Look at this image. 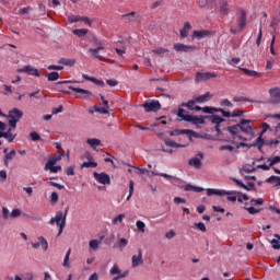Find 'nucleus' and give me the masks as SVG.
Segmentation results:
<instances>
[{"mask_svg": "<svg viewBox=\"0 0 280 280\" xmlns=\"http://www.w3.org/2000/svg\"><path fill=\"white\" fill-rule=\"evenodd\" d=\"M68 213L69 208H66L65 213H62V211H57L55 218H51L49 220V224H57V226H59L57 237H60L62 235V232L65 231V226L67 225Z\"/></svg>", "mask_w": 280, "mask_h": 280, "instance_id": "obj_1", "label": "nucleus"}, {"mask_svg": "<svg viewBox=\"0 0 280 280\" xmlns=\"http://www.w3.org/2000/svg\"><path fill=\"white\" fill-rule=\"evenodd\" d=\"M177 117H179V119H182L183 121H188L195 125L205 124V118L198 117V116H191L189 115V113H187V110L183 108L178 109Z\"/></svg>", "mask_w": 280, "mask_h": 280, "instance_id": "obj_2", "label": "nucleus"}, {"mask_svg": "<svg viewBox=\"0 0 280 280\" xmlns=\"http://www.w3.org/2000/svg\"><path fill=\"white\" fill-rule=\"evenodd\" d=\"M246 21H247L246 12L243 9H240L238 18L236 20L238 28L231 27L230 28L231 34H237L240 32H244V27H246Z\"/></svg>", "mask_w": 280, "mask_h": 280, "instance_id": "obj_3", "label": "nucleus"}, {"mask_svg": "<svg viewBox=\"0 0 280 280\" xmlns=\"http://www.w3.org/2000/svg\"><path fill=\"white\" fill-rule=\"evenodd\" d=\"M10 128H16V124L23 117V112L19 108H13L8 114Z\"/></svg>", "mask_w": 280, "mask_h": 280, "instance_id": "obj_4", "label": "nucleus"}, {"mask_svg": "<svg viewBox=\"0 0 280 280\" xmlns=\"http://www.w3.org/2000/svg\"><path fill=\"white\" fill-rule=\"evenodd\" d=\"M145 113H159L161 110V102L156 100L147 101L143 104Z\"/></svg>", "mask_w": 280, "mask_h": 280, "instance_id": "obj_5", "label": "nucleus"}, {"mask_svg": "<svg viewBox=\"0 0 280 280\" xmlns=\"http://www.w3.org/2000/svg\"><path fill=\"white\" fill-rule=\"evenodd\" d=\"M213 78H218V73L215 72H197L195 77L196 84L199 82H207V80H211Z\"/></svg>", "mask_w": 280, "mask_h": 280, "instance_id": "obj_6", "label": "nucleus"}, {"mask_svg": "<svg viewBox=\"0 0 280 280\" xmlns=\"http://www.w3.org/2000/svg\"><path fill=\"white\" fill-rule=\"evenodd\" d=\"M109 275H112L114 277L112 280H119V279H126V277H128L129 272L128 271L121 272V270L119 269V266L114 265L109 270Z\"/></svg>", "mask_w": 280, "mask_h": 280, "instance_id": "obj_7", "label": "nucleus"}, {"mask_svg": "<svg viewBox=\"0 0 280 280\" xmlns=\"http://www.w3.org/2000/svg\"><path fill=\"white\" fill-rule=\"evenodd\" d=\"M261 137L264 136L260 133L253 144H248L246 142H240L237 144V148H258V150H261V148H264V139Z\"/></svg>", "mask_w": 280, "mask_h": 280, "instance_id": "obj_8", "label": "nucleus"}, {"mask_svg": "<svg viewBox=\"0 0 280 280\" xmlns=\"http://www.w3.org/2000/svg\"><path fill=\"white\" fill-rule=\"evenodd\" d=\"M93 176L101 185H110V176L108 174L94 172Z\"/></svg>", "mask_w": 280, "mask_h": 280, "instance_id": "obj_9", "label": "nucleus"}, {"mask_svg": "<svg viewBox=\"0 0 280 280\" xmlns=\"http://www.w3.org/2000/svg\"><path fill=\"white\" fill-rule=\"evenodd\" d=\"M18 73H27V75H34L35 78H40V72L38 69L32 66H25L24 68L18 69Z\"/></svg>", "mask_w": 280, "mask_h": 280, "instance_id": "obj_10", "label": "nucleus"}, {"mask_svg": "<svg viewBox=\"0 0 280 280\" xmlns=\"http://www.w3.org/2000/svg\"><path fill=\"white\" fill-rule=\"evenodd\" d=\"M202 159H205V154L199 152L196 158L188 161V165L195 167L196 170H200V167H202Z\"/></svg>", "mask_w": 280, "mask_h": 280, "instance_id": "obj_11", "label": "nucleus"}, {"mask_svg": "<svg viewBox=\"0 0 280 280\" xmlns=\"http://www.w3.org/2000/svg\"><path fill=\"white\" fill-rule=\"evenodd\" d=\"M121 19H122V21H125V23H137V21H139V19H141V14L132 11L127 14H122Z\"/></svg>", "mask_w": 280, "mask_h": 280, "instance_id": "obj_12", "label": "nucleus"}, {"mask_svg": "<svg viewBox=\"0 0 280 280\" xmlns=\"http://www.w3.org/2000/svg\"><path fill=\"white\" fill-rule=\"evenodd\" d=\"M235 191L220 190L215 188H208L207 196H233Z\"/></svg>", "mask_w": 280, "mask_h": 280, "instance_id": "obj_13", "label": "nucleus"}, {"mask_svg": "<svg viewBox=\"0 0 280 280\" xmlns=\"http://www.w3.org/2000/svg\"><path fill=\"white\" fill-rule=\"evenodd\" d=\"M132 268H139V266H143V253L141 249H138V255H133L131 258Z\"/></svg>", "mask_w": 280, "mask_h": 280, "instance_id": "obj_14", "label": "nucleus"}, {"mask_svg": "<svg viewBox=\"0 0 280 280\" xmlns=\"http://www.w3.org/2000/svg\"><path fill=\"white\" fill-rule=\"evenodd\" d=\"M233 183H235L236 187H242V189H245L246 191H253L255 189V183L248 182L247 185H245L242 180L237 178H232Z\"/></svg>", "mask_w": 280, "mask_h": 280, "instance_id": "obj_15", "label": "nucleus"}, {"mask_svg": "<svg viewBox=\"0 0 280 280\" xmlns=\"http://www.w3.org/2000/svg\"><path fill=\"white\" fill-rule=\"evenodd\" d=\"M238 126L241 128V132H245L247 135L253 132V126H250V120L248 119H242Z\"/></svg>", "mask_w": 280, "mask_h": 280, "instance_id": "obj_16", "label": "nucleus"}, {"mask_svg": "<svg viewBox=\"0 0 280 280\" xmlns=\"http://www.w3.org/2000/svg\"><path fill=\"white\" fill-rule=\"evenodd\" d=\"M173 48L175 49V51H184V54H189V51H194L196 49V46H188L185 44L177 43L174 44Z\"/></svg>", "mask_w": 280, "mask_h": 280, "instance_id": "obj_17", "label": "nucleus"}, {"mask_svg": "<svg viewBox=\"0 0 280 280\" xmlns=\"http://www.w3.org/2000/svg\"><path fill=\"white\" fill-rule=\"evenodd\" d=\"M275 174H280V170L277 168V167H272ZM266 183H269V184H275L276 187H280V177L279 176H275V175H271L270 177H268L266 179Z\"/></svg>", "mask_w": 280, "mask_h": 280, "instance_id": "obj_18", "label": "nucleus"}, {"mask_svg": "<svg viewBox=\"0 0 280 280\" xmlns=\"http://www.w3.org/2000/svg\"><path fill=\"white\" fill-rule=\"evenodd\" d=\"M100 97L103 102L104 107H95L96 113H101L102 115H107L108 113V101L104 98V95L100 94Z\"/></svg>", "mask_w": 280, "mask_h": 280, "instance_id": "obj_19", "label": "nucleus"}, {"mask_svg": "<svg viewBox=\"0 0 280 280\" xmlns=\"http://www.w3.org/2000/svg\"><path fill=\"white\" fill-rule=\"evenodd\" d=\"M269 94H270L271 100L276 104H280V89L279 88L269 90Z\"/></svg>", "mask_w": 280, "mask_h": 280, "instance_id": "obj_20", "label": "nucleus"}, {"mask_svg": "<svg viewBox=\"0 0 280 280\" xmlns=\"http://www.w3.org/2000/svg\"><path fill=\"white\" fill-rule=\"evenodd\" d=\"M189 32H191V24L189 22H185L184 27L179 31L182 38H187V36H189Z\"/></svg>", "mask_w": 280, "mask_h": 280, "instance_id": "obj_21", "label": "nucleus"}, {"mask_svg": "<svg viewBox=\"0 0 280 280\" xmlns=\"http://www.w3.org/2000/svg\"><path fill=\"white\" fill-rule=\"evenodd\" d=\"M211 124L215 125V130L217 132H220V124H222V121H224V118L218 116V115H212L210 118Z\"/></svg>", "mask_w": 280, "mask_h": 280, "instance_id": "obj_22", "label": "nucleus"}, {"mask_svg": "<svg viewBox=\"0 0 280 280\" xmlns=\"http://www.w3.org/2000/svg\"><path fill=\"white\" fill-rule=\"evenodd\" d=\"M69 91H74V93H82V95H86V97H91L93 93L89 90L80 89V88H74L73 85L68 86Z\"/></svg>", "mask_w": 280, "mask_h": 280, "instance_id": "obj_23", "label": "nucleus"}, {"mask_svg": "<svg viewBox=\"0 0 280 280\" xmlns=\"http://www.w3.org/2000/svg\"><path fill=\"white\" fill-rule=\"evenodd\" d=\"M240 70L243 71V73H245V75H248L249 78H261V73L255 70H249L247 68H240Z\"/></svg>", "mask_w": 280, "mask_h": 280, "instance_id": "obj_24", "label": "nucleus"}, {"mask_svg": "<svg viewBox=\"0 0 280 280\" xmlns=\"http://www.w3.org/2000/svg\"><path fill=\"white\" fill-rule=\"evenodd\" d=\"M191 132H194L192 130L189 129H175L173 131H170V136L171 137H178L180 135H191Z\"/></svg>", "mask_w": 280, "mask_h": 280, "instance_id": "obj_25", "label": "nucleus"}, {"mask_svg": "<svg viewBox=\"0 0 280 280\" xmlns=\"http://www.w3.org/2000/svg\"><path fill=\"white\" fill-rule=\"evenodd\" d=\"M92 43H94V45L96 46V49L104 50L106 48V42L97 39L95 35H92Z\"/></svg>", "mask_w": 280, "mask_h": 280, "instance_id": "obj_26", "label": "nucleus"}, {"mask_svg": "<svg viewBox=\"0 0 280 280\" xmlns=\"http://www.w3.org/2000/svg\"><path fill=\"white\" fill-rule=\"evenodd\" d=\"M12 130H14V128L10 127L7 132L2 133L3 139H8L9 143H12V141L16 139V135H12Z\"/></svg>", "mask_w": 280, "mask_h": 280, "instance_id": "obj_27", "label": "nucleus"}, {"mask_svg": "<svg viewBox=\"0 0 280 280\" xmlns=\"http://www.w3.org/2000/svg\"><path fill=\"white\" fill-rule=\"evenodd\" d=\"M209 97H211V93H210V92H207V93H205V94H202V95H200V96H197V97L195 98V102H196L197 104H205V102H209Z\"/></svg>", "mask_w": 280, "mask_h": 280, "instance_id": "obj_28", "label": "nucleus"}, {"mask_svg": "<svg viewBox=\"0 0 280 280\" xmlns=\"http://www.w3.org/2000/svg\"><path fill=\"white\" fill-rule=\"evenodd\" d=\"M86 144L90 145L93 150H95L97 145H102V140L97 138H90L86 140Z\"/></svg>", "mask_w": 280, "mask_h": 280, "instance_id": "obj_29", "label": "nucleus"}, {"mask_svg": "<svg viewBox=\"0 0 280 280\" xmlns=\"http://www.w3.org/2000/svg\"><path fill=\"white\" fill-rule=\"evenodd\" d=\"M100 51H103L100 48H90L89 49V54H91V56H93L94 58H97L98 60H106V58H104L103 56L100 55Z\"/></svg>", "mask_w": 280, "mask_h": 280, "instance_id": "obj_30", "label": "nucleus"}, {"mask_svg": "<svg viewBox=\"0 0 280 280\" xmlns=\"http://www.w3.org/2000/svg\"><path fill=\"white\" fill-rule=\"evenodd\" d=\"M228 132L232 133L234 137L238 136L240 132L242 131L240 124L230 126L226 128Z\"/></svg>", "mask_w": 280, "mask_h": 280, "instance_id": "obj_31", "label": "nucleus"}, {"mask_svg": "<svg viewBox=\"0 0 280 280\" xmlns=\"http://www.w3.org/2000/svg\"><path fill=\"white\" fill-rule=\"evenodd\" d=\"M74 36H78V38H82L89 34V28H75L72 31Z\"/></svg>", "mask_w": 280, "mask_h": 280, "instance_id": "obj_32", "label": "nucleus"}, {"mask_svg": "<svg viewBox=\"0 0 280 280\" xmlns=\"http://www.w3.org/2000/svg\"><path fill=\"white\" fill-rule=\"evenodd\" d=\"M273 237L275 238L271 241V247L275 250H280V235L279 234H275Z\"/></svg>", "mask_w": 280, "mask_h": 280, "instance_id": "obj_33", "label": "nucleus"}, {"mask_svg": "<svg viewBox=\"0 0 280 280\" xmlns=\"http://www.w3.org/2000/svg\"><path fill=\"white\" fill-rule=\"evenodd\" d=\"M14 156H16V151L12 150L11 152L7 153L4 155V166L8 167L9 162L8 161H12V159H14Z\"/></svg>", "mask_w": 280, "mask_h": 280, "instance_id": "obj_34", "label": "nucleus"}, {"mask_svg": "<svg viewBox=\"0 0 280 280\" xmlns=\"http://www.w3.org/2000/svg\"><path fill=\"white\" fill-rule=\"evenodd\" d=\"M209 35V31H194L192 36L195 38H198V40H200V38H205V36Z\"/></svg>", "mask_w": 280, "mask_h": 280, "instance_id": "obj_35", "label": "nucleus"}, {"mask_svg": "<svg viewBox=\"0 0 280 280\" xmlns=\"http://www.w3.org/2000/svg\"><path fill=\"white\" fill-rule=\"evenodd\" d=\"M38 244L42 246L43 250H47L49 248V243H47V240L43 236H39L38 238Z\"/></svg>", "mask_w": 280, "mask_h": 280, "instance_id": "obj_36", "label": "nucleus"}, {"mask_svg": "<svg viewBox=\"0 0 280 280\" xmlns=\"http://www.w3.org/2000/svg\"><path fill=\"white\" fill-rule=\"evenodd\" d=\"M45 170H49L52 174H58V172H60V170H62V166L60 165H47L45 164Z\"/></svg>", "mask_w": 280, "mask_h": 280, "instance_id": "obj_37", "label": "nucleus"}, {"mask_svg": "<svg viewBox=\"0 0 280 280\" xmlns=\"http://www.w3.org/2000/svg\"><path fill=\"white\" fill-rule=\"evenodd\" d=\"M58 161H62V155H55L52 158H49L48 162L46 163V165H56V163H58Z\"/></svg>", "mask_w": 280, "mask_h": 280, "instance_id": "obj_38", "label": "nucleus"}, {"mask_svg": "<svg viewBox=\"0 0 280 280\" xmlns=\"http://www.w3.org/2000/svg\"><path fill=\"white\" fill-rule=\"evenodd\" d=\"M46 78H47L48 82H56V80H58V78H60V74L58 72H50V73L46 74Z\"/></svg>", "mask_w": 280, "mask_h": 280, "instance_id": "obj_39", "label": "nucleus"}, {"mask_svg": "<svg viewBox=\"0 0 280 280\" xmlns=\"http://www.w3.org/2000/svg\"><path fill=\"white\" fill-rule=\"evenodd\" d=\"M165 145H168V148H185V145L179 144L174 140H170V139L165 140Z\"/></svg>", "mask_w": 280, "mask_h": 280, "instance_id": "obj_40", "label": "nucleus"}, {"mask_svg": "<svg viewBox=\"0 0 280 280\" xmlns=\"http://www.w3.org/2000/svg\"><path fill=\"white\" fill-rule=\"evenodd\" d=\"M220 106L223 108H233V103L229 98H224L220 101Z\"/></svg>", "mask_w": 280, "mask_h": 280, "instance_id": "obj_41", "label": "nucleus"}, {"mask_svg": "<svg viewBox=\"0 0 280 280\" xmlns=\"http://www.w3.org/2000/svg\"><path fill=\"white\" fill-rule=\"evenodd\" d=\"M84 167L95 168V167H97V163L94 161L83 162L81 164V170H84Z\"/></svg>", "mask_w": 280, "mask_h": 280, "instance_id": "obj_42", "label": "nucleus"}, {"mask_svg": "<svg viewBox=\"0 0 280 280\" xmlns=\"http://www.w3.org/2000/svg\"><path fill=\"white\" fill-rule=\"evenodd\" d=\"M219 12L224 15L229 14V4L226 2H223L219 8Z\"/></svg>", "mask_w": 280, "mask_h": 280, "instance_id": "obj_43", "label": "nucleus"}, {"mask_svg": "<svg viewBox=\"0 0 280 280\" xmlns=\"http://www.w3.org/2000/svg\"><path fill=\"white\" fill-rule=\"evenodd\" d=\"M89 246H90L91 250H97V248H100V241L92 240V241H90Z\"/></svg>", "mask_w": 280, "mask_h": 280, "instance_id": "obj_44", "label": "nucleus"}, {"mask_svg": "<svg viewBox=\"0 0 280 280\" xmlns=\"http://www.w3.org/2000/svg\"><path fill=\"white\" fill-rule=\"evenodd\" d=\"M233 102H250V103H253L255 101L252 98H248L246 96H234Z\"/></svg>", "mask_w": 280, "mask_h": 280, "instance_id": "obj_45", "label": "nucleus"}, {"mask_svg": "<svg viewBox=\"0 0 280 280\" xmlns=\"http://www.w3.org/2000/svg\"><path fill=\"white\" fill-rule=\"evenodd\" d=\"M245 211H247V213H249V215H255L257 213H259V211H261V209H256L255 207H244Z\"/></svg>", "mask_w": 280, "mask_h": 280, "instance_id": "obj_46", "label": "nucleus"}, {"mask_svg": "<svg viewBox=\"0 0 280 280\" xmlns=\"http://www.w3.org/2000/svg\"><path fill=\"white\" fill-rule=\"evenodd\" d=\"M170 49L160 47L158 49H153L152 54H158V56H163V54H167Z\"/></svg>", "mask_w": 280, "mask_h": 280, "instance_id": "obj_47", "label": "nucleus"}, {"mask_svg": "<svg viewBox=\"0 0 280 280\" xmlns=\"http://www.w3.org/2000/svg\"><path fill=\"white\" fill-rule=\"evenodd\" d=\"M136 226L140 233H145V223L143 221H137Z\"/></svg>", "mask_w": 280, "mask_h": 280, "instance_id": "obj_48", "label": "nucleus"}, {"mask_svg": "<svg viewBox=\"0 0 280 280\" xmlns=\"http://www.w3.org/2000/svg\"><path fill=\"white\" fill-rule=\"evenodd\" d=\"M196 104V100H190L187 103H183L182 106L188 108V110H194V105Z\"/></svg>", "mask_w": 280, "mask_h": 280, "instance_id": "obj_49", "label": "nucleus"}, {"mask_svg": "<svg viewBox=\"0 0 280 280\" xmlns=\"http://www.w3.org/2000/svg\"><path fill=\"white\" fill-rule=\"evenodd\" d=\"M124 218H126V214H118L113 219L112 224H121V222H124Z\"/></svg>", "mask_w": 280, "mask_h": 280, "instance_id": "obj_50", "label": "nucleus"}, {"mask_svg": "<svg viewBox=\"0 0 280 280\" xmlns=\"http://www.w3.org/2000/svg\"><path fill=\"white\" fill-rule=\"evenodd\" d=\"M268 161H269V167H272L273 165H277V163H280V155L270 158Z\"/></svg>", "mask_w": 280, "mask_h": 280, "instance_id": "obj_51", "label": "nucleus"}, {"mask_svg": "<svg viewBox=\"0 0 280 280\" xmlns=\"http://www.w3.org/2000/svg\"><path fill=\"white\" fill-rule=\"evenodd\" d=\"M132 194H135V182L130 180L129 182V195L127 197V200H130V198H132Z\"/></svg>", "mask_w": 280, "mask_h": 280, "instance_id": "obj_52", "label": "nucleus"}, {"mask_svg": "<svg viewBox=\"0 0 280 280\" xmlns=\"http://www.w3.org/2000/svg\"><path fill=\"white\" fill-rule=\"evenodd\" d=\"M250 205L253 207L261 206V205H264V198L252 199Z\"/></svg>", "mask_w": 280, "mask_h": 280, "instance_id": "obj_53", "label": "nucleus"}, {"mask_svg": "<svg viewBox=\"0 0 280 280\" xmlns=\"http://www.w3.org/2000/svg\"><path fill=\"white\" fill-rule=\"evenodd\" d=\"M69 257H71V249H68L65 259H63V266L65 268H69Z\"/></svg>", "mask_w": 280, "mask_h": 280, "instance_id": "obj_54", "label": "nucleus"}, {"mask_svg": "<svg viewBox=\"0 0 280 280\" xmlns=\"http://www.w3.org/2000/svg\"><path fill=\"white\" fill-rule=\"evenodd\" d=\"M195 226L201 231V233H207V226L205 225V223L202 222H199V223H196Z\"/></svg>", "mask_w": 280, "mask_h": 280, "instance_id": "obj_55", "label": "nucleus"}, {"mask_svg": "<svg viewBox=\"0 0 280 280\" xmlns=\"http://www.w3.org/2000/svg\"><path fill=\"white\" fill-rule=\"evenodd\" d=\"M74 63H75L74 61L71 62V59L61 58V59L59 60V65H65L66 67H69V66L74 65Z\"/></svg>", "mask_w": 280, "mask_h": 280, "instance_id": "obj_56", "label": "nucleus"}, {"mask_svg": "<svg viewBox=\"0 0 280 280\" xmlns=\"http://www.w3.org/2000/svg\"><path fill=\"white\" fill-rule=\"evenodd\" d=\"M30 137H31L32 141H40V135H38V132H36V131H32L30 133Z\"/></svg>", "mask_w": 280, "mask_h": 280, "instance_id": "obj_57", "label": "nucleus"}, {"mask_svg": "<svg viewBox=\"0 0 280 280\" xmlns=\"http://www.w3.org/2000/svg\"><path fill=\"white\" fill-rule=\"evenodd\" d=\"M214 113H221L223 115V117H232V114L230 112H226L222 108L214 109Z\"/></svg>", "mask_w": 280, "mask_h": 280, "instance_id": "obj_58", "label": "nucleus"}, {"mask_svg": "<svg viewBox=\"0 0 280 280\" xmlns=\"http://www.w3.org/2000/svg\"><path fill=\"white\" fill-rule=\"evenodd\" d=\"M68 21H69V23H79V21H82V16H80V15L69 16Z\"/></svg>", "mask_w": 280, "mask_h": 280, "instance_id": "obj_59", "label": "nucleus"}, {"mask_svg": "<svg viewBox=\"0 0 280 280\" xmlns=\"http://www.w3.org/2000/svg\"><path fill=\"white\" fill-rule=\"evenodd\" d=\"M202 110H203V113H208L209 115H212V113H215V110H218V108L206 106L202 108Z\"/></svg>", "mask_w": 280, "mask_h": 280, "instance_id": "obj_60", "label": "nucleus"}, {"mask_svg": "<svg viewBox=\"0 0 280 280\" xmlns=\"http://www.w3.org/2000/svg\"><path fill=\"white\" fill-rule=\"evenodd\" d=\"M261 128H262V130H261L260 135L264 136V135H266V132H268V130H270V125H268L267 122H262Z\"/></svg>", "mask_w": 280, "mask_h": 280, "instance_id": "obj_61", "label": "nucleus"}, {"mask_svg": "<svg viewBox=\"0 0 280 280\" xmlns=\"http://www.w3.org/2000/svg\"><path fill=\"white\" fill-rule=\"evenodd\" d=\"M50 202L52 205H56V202H58V192H56V191L51 192V195H50Z\"/></svg>", "mask_w": 280, "mask_h": 280, "instance_id": "obj_62", "label": "nucleus"}, {"mask_svg": "<svg viewBox=\"0 0 280 280\" xmlns=\"http://www.w3.org/2000/svg\"><path fill=\"white\" fill-rule=\"evenodd\" d=\"M126 246H128V240L120 238L118 243V248H126Z\"/></svg>", "mask_w": 280, "mask_h": 280, "instance_id": "obj_63", "label": "nucleus"}, {"mask_svg": "<svg viewBox=\"0 0 280 280\" xmlns=\"http://www.w3.org/2000/svg\"><path fill=\"white\" fill-rule=\"evenodd\" d=\"M21 215V210L20 209H13L11 212V218H19Z\"/></svg>", "mask_w": 280, "mask_h": 280, "instance_id": "obj_64", "label": "nucleus"}]
</instances>
